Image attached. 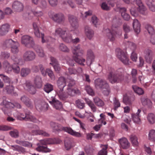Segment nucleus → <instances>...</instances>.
I'll return each mask as SVG.
<instances>
[{
    "label": "nucleus",
    "instance_id": "c03bdc74",
    "mask_svg": "<svg viewBox=\"0 0 155 155\" xmlns=\"http://www.w3.org/2000/svg\"><path fill=\"white\" fill-rule=\"evenodd\" d=\"M3 66L6 71L8 73L12 70V66L7 61H4L3 63Z\"/></svg>",
    "mask_w": 155,
    "mask_h": 155
},
{
    "label": "nucleus",
    "instance_id": "bb28decb",
    "mask_svg": "<svg viewBox=\"0 0 155 155\" xmlns=\"http://www.w3.org/2000/svg\"><path fill=\"white\" fill-rule=\"evenodd\" d=\"M133 27L135 32L137 34L140 33V24L138 21L134 19L133 22Z\"/></svg>",
    "mask_w": 155,
    "mask_h": 155
},
{
    "label": "nucleus",
    "instance_id": "e433bc0d",
    "mask_svg": "<svg viewBox=\"0 0 155 155\" xmlns=\"http://www.w3.org/2000/svg\"><path fill=\"white\" fill-rule=\"evenodd\" d=\"M34 84L36 87L40 88L42 86V81L41 78L39 76H36L34 80Z\"/></svg>",
    "mask_w": 155,
    "mask_h": 155
},
{
    "label": "nucleus",
    "instance_id": "8fccbe9b",
    "mask_svg": "<svg viewBox=\"0 0 155 155\" xmlns=\"http://www.w3.org/2000/svg\"><path fill=\"white\" fill-rule=\"evenodd\" d=\"M126 45L133 52H134L137 48L136 45L133 42L128 41L126 43Z\"/></svg>",
    "mask_w": 155,
    "mask_h": 155
},
{
    "label": "nucleus",
    "instance_id": "6ab92c4d",
    "mask_svg": "<svg viewBox=\"0 0 155 155\" xmlns=\"http://www.w3.org/2000/svg\"><path fill=\"white\" fill-rule=\"evenodd\" d=\"M141 112V110L138 109L136 113L131 114V118L132 120L134 123L138 124H140L141 123L140 119V115Z\"/></svg>",
    "mask_w": 155,
    "mask_h": 155
},
{
    "label": "nucleus",
    "instance_id": "a878e982",
    "mask_svg": "<svg viewBox=\"0 0 155 155\" xmlns=\"http://www.w3.org/2000/svg\"><path fill=\"white\" fill-rule=\"evenodd\" d=\"M67 91L68 97L74 96L77 94L79 95L80 94L79 90L77 89H73L72 88H67Z\"/></svg>",
    "mask_w": 155,
    "mask_h": 155
},
{
    "label": "nucleus",
    "instance_id": "603ef678",
    "mask_svg": "<svg viewBox=\"0 0 155 155\" xmlns=\"http://www.w3.org/2000/svg\"><path fill=\"white\" fill-rule=\"evenodd\" d=\"M144 27L149 34L153 35L154 33V30L151 25L149 24H146L145 25Z\"/></svg>",
    "mask_w": 155,
    "mask_h": 155
},
{
    "label": "nucleus",
    "instance_id": "a19ab883",
    "mask_svg": "<svg viewBox=\"0 0 155 155\" xmlns=\"http://www.w3.org/2000/svg\"><path fill=\"white\" fill-rule=\"evenodd\" d=\"M65 149L68 150H70L72 147V140L69 138L67 139L64 142Z\"/></svg>",
    "mask_w": 155,
    "mask_h": 155
},
{
    "label": "nucleus",
    "instance_id": "f704fd0d",
    "mask_svg": "<svg viewBox=\"0 0 155 155\" xmlns=\"http://www.w3.org/2000/svg\"><path fill=\"white\" fill-rule=\"evenodd\" d=\"M80 55L77 56H73V60L78 64L82 66L85 65L84 63L85 62V59L82 58H79V56Z\"/></svg>",
    "mask_w": 155,
    "mask_h": 155
},
{
    "label": "nucleus",
    "instance_id": "0e129e2a",
    "mask_svg": "<svg viewBox=\"0 0 155 155\" xmlns=\"http://www.w3.org/2000/svg\"><path fill=\"white\" fill-rule=\"evenodd\" d=\"M138 10L140 14L143 15H147V12L146 11L147 9L144 5L140 7H139L138 8Z\"/></svg>",
    "mask_w": 155,
    "mask_h": 155
},
{
    "label": "nucleus",
    "instance_id": "774afa93",
    "mask_svg": "<svg viewBox=\"0 0 155 155\" xmlns=\"http://www.w3.org/2000/svg\"><path fill=\"white\" fill-rule=\"evenodd\" d=\"M123 101L126 105H130L132 104V101L130 98L127 95H124L123 97Z\"/></svg>",
    "mask_w": 155,
    "mask_h": 155
},
{
    "label": "nucleus",
    "instance_id": "c85d7f7f",
    "mask_svg": "<svg viewBox=\"0 0 155 155\" xmlns=\"http://www.w3.org/2000/svg\"><path fill=\"white\" fill-rule=\"evenodd\" d=\"M142 104L149 108H150L152 106V103L151 101L146 97H142L141 98Z\"/></svg>",
    "mask_w": 155,
    "mask_h": 155
},
{
    "label": "nucleus",
    "instance_id": "dca6fc26",
    "mask_svg": "<svg viewBox=\"0 0 155 155\" xmlns=\"http://www.w3.org/2000/svg\"><path fill=\"white\" fill-rule=\"evenodd\" d=\"M0 77H1L4 82V84L1 80H0V87L1 88H3L4 86L6 87V85H10L11 80L9 78L3 74H0Z\"/></svg>",
    "mask_w": 155,
    "mask_h": 155
},
{
    "label": "nucleus",
    "instance_id": "13d9d810",
    "mask_svg": "<svg viewBox=\"0 0 155 155\" xmlns=\"http://www.w3.org/2000/svg\"><path fill=\"white\" fill-rule=\"evenodd\" d=\"M94 101L95 104L98 107H101L104 106L103 101L98 97H95L94 98Z\"/></svg>",
    "mask_w": 155,
    "mask_h": 155
},
{
    "label": "nucleus",
    "instance_id": "58836bf2",
    "mask_svg": "<svg viewBox=\"0 0 155 155\" xmlns=\"http://www.w3.org/2000/svg\"><path fill=\"white\" fill-rule=\"evenodd\" d=\"M34 50L39 57H43L45 55V53L42 47L39 46H34Z\"/></svg>",
    "mask_w": 155,
    "mask_h": 155
},
{
    "label": "nucleus",
    "instance_id": "f257e3e1",
    "mask_svg": "<svg viewBox=\"0 0 155 155\" xmlns=\"http://www.w3.org/2000/svg\"><path fill=\"white\" fill-rule=\"evenodd\" d=\"M50 125L51 128L54 131H63L67 132L73 136L77 137H80L81 136V134L80 133L74 131L70 127H63L61 124L53 122H51Z\"/></svg>",
    "mask_w": 155,
    "mask_h": 155
},
{
    "label": "nucleus",
    "instance_id": "2f4dec72",
    "mask_svg": "<svg viewBox=\"0 0 155 155\" xmlns=\"http://www.w3.org/2000/svg\"><path fill=\"white\" fill-rule=\"evenodd\" d=\"M57 84L59 89H63V88L66 86V80L63 77H60L57 81Z\"/></svg>",
    "mask_w": 155,
    "mask_h": 155
},
{
    "label": "nucleus",
    "instance_id": "de8ad7c7",
    "mask_svg": "<svg viewBox=\"0 0 155 155\" xmlns=\"http://www.w3.org/2000/svg\"><path fill=\"white\" fill-rule=\"evenodd\" d=\"M31 72V70L28 68H24L21 69V75L22 77H25L29 74Z\"/></svg>",
    "mask_w": 155,
    "mask_h": 155
},
{
    "label": "nucleus",
    "instance_id": "f8f14e48",
    "mask_svg": "<svg viewBox=\"0 0 155 155\" xmlns=\"http://www.w3.org/2000/svg\"><path fill=\"white\" fill-rule=\"evenodd\" d=\"M23 57L25 61H32L35 59L36 55L32 51H27L24 53Z\"/></svg>",
    "mask_w": 155,
    "mask_h": 155
},
{
    "label": "nucleus",
    "instance_id": "c9c22d12",
    "mask_svg": "<svg viewBox=\"0 0 155 155\" xmlns=\"http://www.w3.org/2000/svg\"><path fill=\"white\" fill-rule=\"evenodd\" d=\"M84 100L87 104L91 108V111L94 112H95L96 111L97 107L93 102L87 98H85Z\"/></svg>",
    "mask_w": 155,
    "mask_h": 155
},
{
    "label": "nucleus",
    "instance_id": "6e6d98bb",
    "mask_svg": "<svg viewBox=\"0 0 155 155\" xmlns=\"http://www.w3.org/2000/svg\"><path fill=\"white\" fill-rule=\"evenodd\" d=\"M44 89L45 92L48 93L53 90V87L51 84L47 83L45 85Z\"/></svg>",
    "mask_w": 155,
    "mask_h": 155
},
{
    "label": "nucleus",
    "instance_id": "79ce46f5",
    "mask_svg": "<svg viewBox=\"0 0 155 155\" xmlns=\"http://www.w3.org/2000/svg\"><path fill=\"white\" fill-rule=\"evenodd\" d=\"M5 88L8 94H11L12 95L15 96L17 95L16 92L14 91V87L12 85H6Z\"/></svg>",
    "mask_w": 155,
    "mask_h": 155
},
{
    "label": "nucleus",
    "instance_id": "7c9ffc66",
    "mask_svg": "<svg viewBox=\"0 0 155 155\" xmlns=\"http://www.w3.org/2000/svg\"><path fill=\"white\" fill-rule=\"evenodd\" d=\"M63 89H60L58 90L57 92L60 99L63 100H64L66 98H68L69 97L67 94V91L66 92L63 91Z\"/></svg>",
    "mask_w": 155,
    "mask_h": 155
},
{
    "label": "nucleus",
    "instance_id": "cd10ccee",
    "mask_svg": "<svg viewBox=\"0 0 155 155\" xmlns=\"http://www.w3.org/2000/svg\"><path fill=\"white\" fill-rule=\"evenodd\" d=\"M85 32L86 36L90 40L94 36V31L88 26L85 27Z\"/></svg>",
    "mask_w": 155,
    "mask_h": 155
},
{
    "label": "nucleus",
    "instance_id": "bf43d9fd",
    "mask_svg": "<svg viewBox=\"0 0 155 155\" xmlns=\"http://www.w3.org/2000/svg\"><path fill=\"white\" fill-rule=\"evenodd\" d=\"M132 88L134 91L138 94L142 95L144 93L143 90L140 87H139L136 85L133 86Z\"/></svg>",
    "mask_w": 155,
    "mask_h": 155
},
{
    "label": "nucleus",
    "instance_id": "338daca9",
    "mask_svg": "<svg viewBox=\"0 0 155 155\" xmlns=\"http://www.w3.org/2000/svg\"><path fill=\"white\" fill-rule=\"evenodd\" d=\"M104 147L102 149L99 151L97 155H107V145H103Z\"/></svg>",
    "mask_w": 155,
    "mask_h": 155
},
{
    "label": "nucleus",
    "instance_id": "69168bd1",
    "mask_svg": "<svg viewBox=\"0 0 155 155\" xmlns=\"http://www.w3.org/2000/svg\"><path fill=\"white\" fill-rule=\"evenodd\" d=\"M81 18L83 19H85L87 17L91 16L92 15V12L91 10H89L85 12L84 14L81 13Z\"/></svg>",
    "mask_w": 155,
    "mask_h": 155
},
{
    "label": "nucleus",
    "instance_id": "aec40b11",
    "mask_svg": "<svg viewBox=\"0 0 155 155\" xmlns=\"http://www.w3.org/2000/svg\"><path fill=\"white\" fill-rule=\"evenodd\" d=\"M71 50L73 56L83 55L84 53V51L81 48L80 45H78L74 47H72Z\"/></svg>",
    "mask_w": 155,
    "mask_h": 155
},
{
    "label": "nucleus",
    "instance_id": "4d7b16f0",
    "mask_svg": "<svg viewBox=\"0 0 155 155\" xmlns=\"http://www.w3.org/2000/svg\"><path fill=\"white\" fill-rule=\"evenodd\" d=\"M148 138L149 140L155 142V130H150Z\"/></svg>",
    "mask_w": 155,
    "mask_h": 155
},
{
    "label": "nucleus",
    "instance_id": "7ed1b4c3",
    "mask_svg": "<svg viewBox=\"0 0 155 155\" xmlns=\"http://www.w3.org/2000/svg\"><path fill=\"white\" fill-rule=\"evenodd\" d=\"M17 118L20 120L30 121L34 123H37L38 120L31 115L30 112L27 113H18L16 116Z\"/></svg>",
    "mask_w": 155,
    "mask_h": 155
},
{
    "label": "nucleus",
    "instance_id": "0eeeda50",
    "mask_svg": "<svg viewBox=\"0 0 155 155\" xmlns=\"http://www.w3.org/2000/svg\"><path fill=\"white\" fill-rule=\"evenodd\" d=\"M31 126L33 128L36 129V130H33L31 131V132H30L28 131H27L26 132V135L27 134L30 135H40L43 136L48 137L49 136L48 134L46 132L41 130H38L39 128V127L35 124H30Z\"/></svg>",
    "mask_w": 155,
    "mask_h": 155
},
{
    "label": "nucleus",
    "instance_id": "c756f323",
    "mask_svg": "<svg viewBox=\"0 0 155 155\" xmlns=\"http://www.w3.org/2000/svg\"><path fill=\"white\" fill-rule=\"evenodd\" d=\"M15 42L11 39L6 40L4 42L3 47L4 48H9Z\"/></svg>",
    "mask_w": 155,
    "mask_h": 155
},
{
    "label": "nucleus",
    "instance_id": "864d4df0",
    "mask_svg": "<svg viewBox=\"0 0 155 155\" xmlns=\"http://www.w3.org/2000/svg\"><path fill=\"white\" fill-rule=\"evenodd\" d=\"M147 4L150 10L153 12H155V5L152 0H148L147 2Z\"/></svg>",
    "mask_w": 155,
    "mask_h": 155
},
{
    "label": "nucleus",
    "instance_id": "39448f33",
    "mask_svg": "<svg viewBox=\"0 0 155 155\" xmlns=\"http://www.w3.org/2000/svg\"><path fill=\"white\" fill-rule=\"evenodd\" d=\"M116 25L115 24L112 25L110 30L107 28L104 30L103 32L110 40L113 41L116 38Z\"/></svg>",
    "mask_w": 155,
    "mask_h": 155
},
{
    "label": "nucleus",
    "instance_id": "2eb2a0df",
    "mask_svg": "<svg viewBox=\"0 0 155 155\" xmlns=\"http://www.w3.org/2000/svg\"><path fill=\"white\" fill-rule=\"evenodd\" d=\"M121 147L123 149H127L130 148V143L127 138L123 137L118 140Z\"/></svg>",
    "mask_w": 155,
    "mask_h": 155
},
{
    "label": "nucleus",
    "instance_id": "680f3d73",
    "mask_svg": "<svg viewBox=\"0 0 155 155\" xmlns=\"http://www.w3.org/2000/svg\"><path fill=\"white\" fill-rule=\"evenodd\" d=\"M41 42L42 43H47L49 42L50 40H52L53 41L54 40V39H52L50 37H45L44 34H41Z\"/></svg>",
    "mask_w": 155,
    "mask_h": 155
},
{
    "label": "nucleus",
    "instance_id": "f3484780",
    "mask_svg": "<svg viewBox=\"0 0 155 155\" xmlns=\"http://www.w3.org/2000/svg\"><path fill=\"white\" fill-rule=\"evenodd\" d=\"M24 88L28 91L30 94H34L36 92V90L34 87L31 85V83L29 81H27L24 84Z\"/></svg>",
    "mask_w": 155,
    "mask_h": 155
},
{
    "label": "nucleus",
    "instance_id": "9d476101",
    "mask_svg": "<svg viewBox=\"0 0 155 155\" xmlns=\"http://www.w3.org/2000/svg\"><path fill=\"white\" fill-rule=\"evenodd\" d=\"M35 107L38 110L46 111L48 108V103L41 100H38L35 101Z\"/></svg>",
    "mask_w": 155,
    "mask_h": 155
},
{
    "label": "nucleus",
    "instance_id": "72a5a7b5",
    "mask_svg": "<svg viewBox=\"0 0 155 155\" xmlns=\"http://www.w3.org/2000/svg\"><path fill=\"white\" fill-rule=\"evenodd\" d=\"M129 140L133 146L134 147H137L139 145L137 137L135 135H131L130 136Z\"/></svg>",
    "mask_w": 155,
    "mask_h": 155
},
{
    "label": "nucleus",
    "instance_id": "1a4fd4ad",
    "mask_svg": "<svg viewBox=\"0 0 155 155\" xmlns=\"http://www.w3.org/2000/svg\"><path fill=\"white\" fill-rule=\"evenodd\" d=\"M51 18L54 21L60 24H63L65 20L64 15L61 13L53 14Z\"/></svg>",
    "mask_w": 155,
    "mask_h": 155
},
{
    "label": "nucleus",
    "instance_id": "e2e57ef3",
    "mask_svg": "<svg viewBox=\"0 0 155 155\" xmlns=\"http://www.w3.org/2000/svg\"><path fill=\"white\" fill-rule=\"evenodd\" d=\"M59 48L61 51L65 52H68L70 51L69 49L63 43L60 44Z\"/></svg>",
    "mask_w": 155,
    "mask_h": 155
},
{
    "label": "nucleus",
    "instance_id": "3c124183",
    "mask_svg": "<svg viewBox=\"0 0 155 155\" xmlns=\"http://www.w3.org/2000/svg\"><path fill=\"white\" fill-rule=\"evenodd\" d=\"M33 27L35 35L38 38H40L41 37L40 33L39 30L38 26L35 22H34L33 23Z\"/></svg>",
    "mask_w": 155,
    "mask_h": 155
},
{
    "label": "nucleus",
    "instance_id": "423d86ee",
    "mask_svg": "<svg viewBox=\"0 0 155 155\" xmlns=\"http://www.w3.org/2000/svg\"><path fill=\"white\" fill-rule=\"evenodd\" d=\"M22 44L28 48H34L35 43L32 38L28 35H24L21 38Z\"/></svg>",
    "mask_w": 155,
    "mask_h": 155
},
{
    "label": "nucleus",
    "instance_id": "ea45409f",
    "mask_svg": "<svg viewBox=\"0 0 155 155\" xmlns=\"http://www.w3.org/2000/svg\"><path fill=\"white\" fill-rule=\"evenodd\" d=\"M15 142L18 144L26 147L30 148L32 147V144L27 141L17 140H16Z\"/></svg>",
    "mask_w": 155,
    "mask_h": 155
},
{
    "label": "nucleus",
    "instance_id": "4be33fe9",
    "mask_svg": "<svg viewBox=\"0 0 155 155\" xmlns=\"http://www.w3.org/2000/svg\"><path fill=\"white\" fill-rule=\"evenodd\" d=\"M21 100L23 102L27 107L31 108L33 107V103L30 99L28 97L23 96L21 97Z\"/></svg>",
    "mask_w": 155,
    "mask_h": 155
},
{
    "label": "nucleus",
    "instance_id": "09e8293b",
    "mask_svg": "<svg viewBox=\"0 0 155 155\" xmlns=\"http://www.w3.org/2000/svg\"><path fill=\"white\" fill-rule=\"evenodd\" d=\"M147 118L150 124H153L155 123V115L153 114H149L147 116Z\"/></svg>",
    "mask_w": 155,
    "mask_h": 155
},
{
    "label": "nucleus",
    "instance_id": "5701e85b",
    "mask_svg": "<svg viewBox=\"0 0 155 155\" xmlns=\"http://www.w3.org/2000/svg\"><path fill=\"white\" fill-rule=\"evenodd\" d=\"M50 58L51 62L50 64L52 65L54 70L56 72H58L60 71L61 68L58 64V61L55 58L52 57H50Z\"/></svg>",
    "mask_w": 155,
    "mask_h": 155
},
{
    "label": "nucleus",
    "instance_id": "412c9836",
    "mask_svg": "<svg viewBox=\"0 0 155 155\" xmlns=\"http://www.w3.org/2000/svg\"><path fill=\"white\" fill-rule=\"evenodd\" d=\"M10 25L8 24L2 25L0 27V35H4L9 31Z\"/></svg>",
    "mask_w": 155,
    "mask_h": 155
},
{
    "label": "nucleus",
    "instance_id": "6e6552de",
    "mask_svg": "<svg viewBox=\"0 0 155 155\" xmlns=\"http://www.w3.org/2000/svg\"><path fill=\"white\" fill-rule=\"evenodd\" d=\"M68 19L72 27L73 28V30H71V31H73L76 34L78 33L79 31L78 28L79 24L77 18L73 15H69Z\"/></svg>",
    "mask_w": 155,
    "mask_h": 155
},
{
    "label": "nucleus",
    "instance_id": "4468645a",
    "mask_svg": "<svg viewBox=\"0 0 155 155\" xmlns=\"http://www.w3.org/2000/svg\"><path fill=\"white\" fill-rule=\"evenodd\" d=\"M40 67L41 68V73L43 76H46L47 74H48L51 79L54 80V75L53 71L51 70L48 68L45 70L43 65H40Z\"/></svg>",
    "mask_w": 155,
    "mask_h": 155
},
{
    "label": "nucleus",
    "instance_id": "37998d69",
    "mask_svg": "<svg viewBox=\"0 0 155 155\" xmlns=\"http://www.w3.org/2000/svg\"><path fill=\"white\" fill-rule=\"evenodd\" d=\"M47 144H57L61 143L62 141L58 138H49L46 139Z\"/></svg>",
    "mask_w": 155,
    "mask_h": 155
},
{
    "label": "nucleus",
    "instance_id": "20e7f679",
    "mask_svg": "<svg viewBox=\"0 0 155 155\" xmlns=\"http://www.w3.org/2000/svg\"><path fill=\"white\" fill-rule=\"evenodd\" d=\"M3 105L5 106V107L2 108V110L4 114L5 115L8 114L9 112L8 108H13L14 107L18 108H21V105L17 103H15L14 104L6 100H4L2 102Z\"/></svg>",
    "mask_w": 155,
    "mask_h": 155
},
{
    "label": "nucleus",
    "instance_id": "b1692460",
    "mask_svg": "<svg viewBox=\"0 0 155 155\" xmlns=\"http://www.w3.org/2000/svg\"><path fill=\"white\" fill-rule=\"evenodd\" d=\"M49 102L56 109H60L62 107L61 102L54 98H53L51 101H49Z\"/></svg>",
    "mask_w": 155,
    "mask_h": 155
},
{
    "label": "nucleus",
    "instance_id": "ddd939ff",
    "mask_svg": "<svg viewBox=\"0 0 155 155\" xmlns=\"http://www.w3.org/2000/svg\"><path fill=\"white\" fill-rule=\"evenodd\" d=\"M153 51L149 49H147L144 51V57L146 62L150 63L153 59Z\"/></svg>",
    "mask_w": 155,
    "mask_h": 155
},
{
    "label": "nucleus",
    "instance_id": "a211bd4d",
    "mask_svg": "<svg viewBox=\"0 0 155 155\" xmlns=\"http://www.w3.org/2000/svg\"><path fill=\"white\" fill-rule=\"evenodd\" d=\"M12 8L14 11L20 12L23 11L24 6L21 2L15 1L13 2L12 5Z\"/></svg>",
    "mask_w": 155,
    "mask_h": 155
},
{
    "label": "nucleus",
    "instance_id": "a18cd8bd",
    "mask_svg": "<svg viewBox=\"0 0 155 155\" xmlns=\"http://www.w3.org/2000/svg\"><path fill=\"white\" fill-rule=\"evenodd\" d=\"M123 64L125 65H128L129 64V59L126 54L124 53L122 54L121 58H118Z\"/></svg>",
    "mask_w": 155,
    "mask_h": 155
},
{
    "label": "nucleus",
    "instance_id": "052dcab7",
    "mask_svg": "<svg viewBox=\"0 0 155 155\" xmlns=\"http://www.w3.org/2000/svg\"><path fill=\"white\" fill-rule=\"evenodd\" d=\"M12 59L14 62V64H17L19 65H22L23 64V61L22 59L21 58H19L16 56H14L12 58Z\"/></svg>",
    "mask_w": 155,
    "mask_h": 155
},
{
    "label": "nucleus",
    "instance_id": "473e14b6",
    "mask_svg": "<svg viewBox=\"0 0 155 155\" xmlns=\"http://www.w3.org/2000/svg\"><path fill=\"white\" fill-rule=\"evenodd\" d=\"M19 44L17 41H15V43L10 48H11V52L14 54H17L19 51Z\"/></svg>",
    "mask_w": 155,
    "mask_h": 155
},
{
    "label": "nucleus",
    "instance_id": "393cba45",
    "mask_svg": "<svg viewBox=\"0 0 155 155\" xmlns=\"http://www.w3.org/2000/svg\"><path fill=\"white\" fill-rule=\"evenodd\" d=\"M67 30L66 28H62L60 27L56 28L55 30V35L58 36L62 38L65 35Z\"/></svg>",
    "mask_w": 155,
    "mask_h": 155
},
{
    "label": "nucleus",
    "instance_id": "49530a36",
    "mask_svg": "<svg viewBox=\"0 0 155 155\" xmlns=\"http://www.w3.org/2000/svg\"><path fill=\"white\" fill-rule=\"evenodd\" d=\"M108 78L110 82L112 84L115 83L116 82V78L115 72H110L108 75Z\"/></svg>",
    "mask_w": 155,
    "mask_h": 155
},
{
    "label": "nucleus",
    "instance_id": "5fc2aeb1",
    "mask_svg": "<svg viewBox=\"0 0 155 155\" xmlns=\"http://www.w3.org/2000/svg\"><path fill=\"white\" fill-rule=\"evenodd\" d=\"M11 147L12 149L14 150L21 152H23L25 151L24 148L17 145H12Z\"/></svg>",
    "mask_w": 155,
    "mask_h": 155
},
{
    "label": "nucleus",
    "instance_id": "4c0bfd02",
    "mask_svg": "<svg viewBox=\"0 0 155 155\" xmlns=\"http://www.w3.org/2000/svg\"><path fill=\"white\" fill-rule=\"evenodd\" d=\"M61 38L63 41L66 43L71 42L72 41V35L70 33H66Z\"/></svg>",
    "mask_w": 155,
    "mask_h": 155
},
{
    "label": "nucleus",
    "instance_id": "f03ea898",
    "mask_svg": "<svg viewBox=\"0 0 155 155\" xmlns=\"http://www.w3.org/2000/svg\"><path fill=\"white\" fill-rule=\"evenodd\" d=\"M95 86L96 88H101L104 95H108L110 93L109 86L106 81L100 78L97 79L94 81Z\"/></svg>",
    "mask_w": 155,
    "mask_h": 155
},
{
    "label": "nucleus",
    "instance_id": "9b49d317",
    "mask_svg": "<svg viewBox=\"0 0 155 155\" xmlns=\"http://www.w3.org/2000/svg\"><path fill=\"white\" fill-rule=\"evenodd\" d=\"M46 139L41 140L40 141V144H37L38 147L36 148V150L39 152H42L44 153L49 152L51 151V150L48 148L47 147L43 146L44 145L47 144Z\"/></svg>",
    "mask_w": 155,
    "mask_h": 155
}]
</instances>
